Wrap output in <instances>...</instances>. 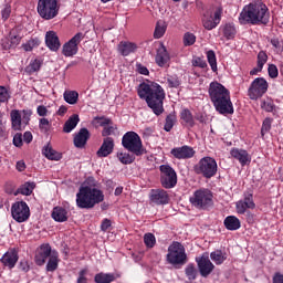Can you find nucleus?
Here are the masks:
<instances>
[{"mask_svg":"<svg viewBox=\"0 0 283 283\" xmlns=\"http://www.w3.org/2000/svg\"><path fill=\"white\" fill-rule=\"evenodd\" d=\"M210 259L217 266H220V264H224V261L227 260L226 252H222V250H216L210 253Z\"/></svg>","mask_w":283,"mask_h":283,"instance_id":"nucleus-39","label":"nucleus"},{"mask_svg":"<svg viewBox=\"0 0 283 283\" xmlns=\"http://www.w3.org/2000/svg\"><path fill=\"white\" fill-rule=\"evenodd\" d=\"M168 87H180V78H178V75H169L167 77Z\"/></svg>","mask_w":283,"mask_h":283,"instance_id":"nucleus-54","label":"nucleus"},{"mask_svg":"<svg viewBox=\"0 0 283 283\" xmlns=\"http://www.w3.org/2000/svg\"><path fill=\"white\" fill-rule=\"evenodd\" d=\"M65 103L69 105H76L78 103V92L76 91H65L63 94Z\"/></svg>","mask_w":283,"mask_h":283,"instance_id":"nucleus-41","label":"nucleus"},{"mask_svg":"<svg viewBox=\"0 0 283 283\" xmlns=\"http://www.w3.org/2000/svg\"><path fill=\"white\" fill-rule=\"evenodd\" d=\"M261 108L264 109V112L271 113L275 111V103L272 98H266L261 102Z\"/></svg>","mask_w":283,"mask_h":283,"instance_id":"nucleus-50","label":"nucleus"},{"mask_svg":"<svg viewBox=\"0 0 283 283\" xmlns=\"http://www.w3.org/2000/svg\"><path fill=\"white\" fill-rule=\"evenodd\" d=\"M41 45V40L39 38H31L27 43L22 44V49L24 52H32L34 48H39Z\"/></svg>","mask_w":283,"mask_h":283,"instance_id":"nucleus-43","label":"nucleus"},{"mask_svg":"<svg viewBox=\"0 0 283 283\" xmlns=\"http://www.w3.org/2000/svg\"><path fill=\"white\" fill-rule=\"evenodd\" d=\"M273 125V118L271 117H266L261 126V138H264V136L266 134H269V132H271V127Z\"/></svg>","mask_w":283,"mask_h":283,"instance_id":"nucleus-47","label":"nucleus"},{"mask_svg":"<svg viewBox=\"0 0 283 283\" xmlns=\"http://www.w3.org/2000/svg\"><path fill=\"white\" fill-rule=\"evenodd\" d=\"M3 21H8L10 19V14H12V6L6 3L4 8L1 10Z\"/></svg>","mask_w":283,"mask_h":283,"instance_id":"nucleus-57","label":"nucleus"},{"mask_svg":"<svg viewBox=\"0 0 283 283\" xmlns=\"http://www.w3.org/2000/svg\"><path fill=\"white\" fill-rule=\"evenodd\" d=\"M13 145L14 147H23V134L17 133L13 136Z\"/></svg>","mask_w":283,"mask_h":283,"instance_id":"nucleus-59","label":"nucleus"},{"mask_svg":"<svg viewBox=\"0 0 283 283\" xmlns=\"http://www.w3.org/2000/svg\"><path fill=\"white\" fill-rule=\"evenodd\" d=\"M165 32H167V27L165 24H161L160 22H157L154 32L155 39H163V36H165Z\"/></svg>","mask_w":283,"mask_h":283,"instance_id":"nucleus-51","label":"nucleus"},{"mask_svg":"<svg viewBox=\"0 0 283 283\" xmlns=\"http://www.w3.org/2000/svg\"><path fill=\"white\" fill-rule=\"evenodd\" d=\"M40 255H44V258H51L52 256V247L50 245V243H43L42 245H40V250L39 252Z\"/></svg>","mask_w":283,"mask_h":283,"instance_id":"nucleus-52","label":"nucleus"},{"mask_svg":"<svg viewBox=\"0 0 283 283\" xmlns=\"http://www.w3.org/2000/svg\"><path fill=\"white\" fill-rule=\"evenodd\" d=\"M41 65H43V62L41 60H31L29 65L25 66L24 71L27 72V74H34L35 72H39L41 70Z\"/></svg>","mask_w":283,"mask_h":283,"instance_id":"nucleus-40","label":"nucleus"},{"mask_svg":"<svg viewBox=\"0 0 283 283\" xmlns=\"http://www.w3.org/2000/svg\"><path fill=\"white\" fill-rule=\"evenodd\" d=\"M114 138L112 137H104L103 143L98 150L96 151L97 158H107L111 154H114Z\"/></svg>","mask_w":283,"mask_h":283,"instance_id":"nucleus-20","label":"nucleus"},{"mask_svg":"<svg viewBox=\"0 0 283 283\" xmlns=\"http://www.w3.org/2000/svg\"><path fill=\"white\" fill-rule=\"evenodd\" d=\"M170 154L174 158H177V160H189V158H193V156H196V150H193L192 147L185 145L172 148Z\"/></svg>","mask_w":283,"mask_h":283,"instance_id":"nucleus-19","label":"nucleus"},{"mask_svg":"<svg viewBox=\"0 0 283 283\" xmlns=\"http://www.w3.org/2000/svg\"><path fill=\"white\" fill-rule=\"evenodd\" d=\"M48 262V258L44 256L43 254H40L39 252L35 254V264L38 266H43Z\"/></svg>","mask_w":283,"mask_h":283,"instance_id":"nucleus-63","label":"nucleus"},{"mask_svg":"<svg viewBox=\"0 0 283 283\" xmlns=\"http://www.w3.org/2000/svg\"><path fill=\"white\" fill-rule=\"evenodd\" d=\"M176 123H178V118L176 117V115L174 113L168 114L165 119L164 130L171 132Z\"/></svg>","mask_w":283,"mask_h":283,"instance_id":"nucleus-42","label":"nucleus"},{"mask_svg":"<svg viewBox=\"0 0 283 283\" xmlns=\"http://www.w3.org/2000/svg\"><path fill=\"white\" fill-rule=\"evenodd\" d=\"M81 123V118L77 114H73L69 119L64 123L63 132L64 134H70L73 129H76V125Z\"/></svg>","mask_w":283,"mask_h":283,"instance_id":"nucleus-32","label":"nucleus"},{"mask_svg":"<svg viewBox=\"0 0 283 283\" xmlns=\"http://www.w3.org/2000/svg\"><path fill=\"white\" fill-rule=\"evenodd\" d=\"M36 10L41 19H44V21H52V19L59 17L61 6H59V0H38Z\"/></svg>","mask_w":283,"mask_h":283,"instance_id":"nucleus-7","label":"nucleus"},{"mask_svg":"<svg viewBox=\"0 0 283 283\" xmlns=\"http://www.w3.org/2000/svg\"><path fill=\"white\" fill-rule=\"evenodd\" d=\"M1 46L4 49V50H12V48H14L12 45V42L10 40V38H4L1 40Z\"/></svg>","mask_w":283,"mask_h":283,"instance_id":"nucleus-64","label":"nucleus"},{"mask_svg":"<svg viewBox=\"0 0 283 283\" xmlns=\"http://www.w3.org/2000/svg\"><path fill=\"white\" fill-rule=\"evenodd\" d=\"M222 7H218L214 11L213 17L203 15L202 25L205 30H216L218 25H220V21H222Z\"/></svg>","mask_w":283,"mask_h":283,"instance_id":"nucleus-18","label":"nucleus"},{"mask_svg":"<svg viewBox=\"0 0 283 283\" xmlns=\"http://www.w3.org/2000/svg\"><path fill=\"white\" fill-rule=\"evenodd\" d=\"M136 70L138 74H143L144 76H149V69H147V66L143 65L142 63L136 64Z\"/></svg>","mask_w":283,"mask_h":283,"instance_id":"nucleus-62","label":"nucleus"},{"mask_svg":"<svg viewBox=\"0 0 283 283\" xmlns=\"http://www.w3.org/2000/svg\"><path fill=\"white\" fill-rule=\"evenodd\" d=\"M59 252L53 251L51 256L49 258V261L46 263V271L49 273H54V271H56V269H59Z\"/></svg>","mask_w":283,"mask_h":283,"instance_id":"nucleus-35","label":"nucleus"},{"mask_svg":"<svg viewBox=\"0 0 283 283\" xmlns=\"http://www.w3.org/2000/svg\"><path fill=\"white\" fill-rule=\"evenodd\" d=\"M122 146L124 149L133 154V156H144L146 154L143 147V139L136 132H127L122 137Z\"/></svg>","mask_w":283,"mask_h":283,"instance_id":"nucleus-5","label":"nucleus"},{"mask_svg":"<svg viewBox=\"0 0 283 283\" xmlns=\"http://www.w3.org/2000/svg\"><path fill=\"white\" fill-rule=\"evenodd\" d=\"M196 43V35L191 32H187L184 34V45L185 48H189Z\"/></svg>","mask_w":283,"mask_h":283,"instance_id":"nucleus-53","label":"nucleus"},{"mask_svg":"<svg viewBox=\"0 0 283 283\" xmlns=\"http://www.w3.org/2000/svg\"><path fill=\"white\" fill-rule=\"evenodd\" d=\"M45 44L51 52H59L61 49V40H59V35H56V32L49 31L45 34Z\"/></svg>","mask_w":283,"mask_h":283,"instance_id":"nucleus-25","label":"nucleus"},{"mask_svg":"<svg viewBox=\"0 0 283 283\" xmlns=\"http://www.w3.org/2000/svg\"><path fill=\"white\" fill-rule=\"evenodd\" d=\"M137 48L136 43L120 42L118 44V52L122 56H129L132 53L136 52Z\"/></svg>","mask_w":283,"mask_h":283,"instance_id":"nucleus-30","label":"nucleus"},{"mask_svg":"<svg viewBox=\"0 0 283 283\" xmlns=\"http://www.w3.org/2000/svg\"><path fill=\"white\" fill-rule=\"evenodd\" d=\"M223 36L227 39V41H231L235 39V35L238 34V29L235 28V24L233 22H228L222 28Z\"/></svg>","mask_w":283,"mask_h":283,"instance_id":"nucleus-33","label":"nucleus"},{"mask_svg":"<svg viewBox=\"0 0 283 283\" xmlns=\"http://www.w3.org/2000/svg\"><path fill=\"white\" fill-rule=\"evenodd\" d=\"M237 212L240 216L247 213V209H255V201H253V191H245L243 193V200H239L235 205Z\"/></svg>","mask_w":283,"mask_h":283,"instance_id":"nucleus-17","label":"nucleus"},{"mask_svg":"<svg viewBox=\"0 0 283 283\" xmlns=\"http://www.w3.org/2000/svg\"><path fill=\"white\" fill-rule=\"evenodd\" d=\"M94 120H96L99 127H103L102 129L103 138H109V136H116V132H118V125L114 124L112 118H108L105 116H96L94 117Z\"/></svg>","mask_w":283,"mask_h":283,"instance_id":"nucleus-15","label":"nucleus"},{"mask_svg":"<svg viewBox=\"0 0 283 283\" xmlns=\"http://www.w3.org/2000/svg\"><path fill=\"white\" fill-rule=\"evenodd\" d=\"M180 118L182 122H185L186 127L196 126V120H193V114H191V111H189V108H185L181 111Z\"/></svg>","mask_w":283,"mask_h":283,"instance_id":"nucleus-36","label":"nucleus"},{"mask_svg":"<svg viewBox=\"0 0 283 283\" xmlns=\"http://www.w3.org/2000/svg\"><path fill=\"white\" fill-rule=\"evenodd\" d=\"M144 243L147 249H154L156 247V235L150 232L144 234Z\"/></svg>","mask_w":283,"mask_h":283,"instance_id":"nucleus-49","label":"nucleus"},{"mask_svg":"<svg viewBox=\"0 0 283 283\" xmlns=\"http://www.w3.org/2000/svg\"><path fill=\"white\" fill-rule=\"evenodd\" d=\"M193 171L198 176L211 179L218 174V161L212 157H202L198 164L193 166Z\"/></svg>","mask_w":283,"mask_h":283,"instance_id":"nucleus-8","label":"nucleus"},{"mask_svg":"<svg viewBox=\"0 0 283 283\" xmlns=\"http://www.w3.org/2000/svg\"><path fill=\"white\" fill-rule=\"evenodd\" d=\"M160 184L164 189H174L178 185V175L176 170L169 165L159 166Z\"/></svg>","mask_w":283,"mask_h":283,"instance_id":"nucleus-11","label":"nucleus"},{"mask_svg":"<svg viewBox=\"0 0 283 283\" xmlns=\"http://www.w3.org/2000/svg\"><path fill=\"white\" fill-rule=\"evenodd\" d=\"M190 203L196 209L207 211V209L213 207V193L211 190L205 188L196 190L190 197Z\"/></svg>","mask_w":283,"mask_h":283,"instance_id":"nucleus-9","label":"nucleus"},{"mask_svg":"<svg viewBox=\"0 0 283 283\" xmlns=\"http://www.w3.org/2000/svg\"><path fill=\"white\" fill-rule=\"evenodd\" d=\"M11 216L15 222H28L30 220V207L25 201H17L11 206Z\"/></svg>","mask_w":283,"mask_h":283,"instance_id":"nucleus-13","label":"nucleus"},{"mask_svg":"<svg viewBox=\"0 0 283 283\" xmlns=\"http://www.w3.org/2000/svg\"><path fill=\"white\" fill-rule=\"evenodd\" d=\"M271 22V11L264 2H251L239 14L240 25H266Z\"/></svg>","mask_w":283,"mask_h":283,"instance_id":"nucleus-2","label":"nucleus"},{"mask_svg":"<svg viewBox=\"0 0 283 283\" xmlns=\"http://www.w3.org/2000/svg\"><path fill=\"white\" fill-rule=\"evenodd\" d=\"M192 66L193 67H201V70H205V69L208 67L207 61H205L202 57L192 59Z\"/></svg>","mask_w":283,"mask_h":283,"instance_id":"nucleus-56","label":"nucleus"},{"mask_svg":"<svg viewBox=\"0 0 283 283\" xmlns=\"http://www.w3.org/2000/svg\"><path fill=\"white\" fill-rule=\"evenodd\" d=\"M117 158L122 165H132L136 160V157L129 153H117Z\"/></svg>","mask_w":283,"mask_h":283,"instance_id":"nucleus-45","label":"nucleus"},{"mask_svg":"<svg viewBox=\"0 0 283 283\" xmlns=\"http://www.w3.org/2000/svg\"><path fill=\"white\" fill-rule=\"evenodd\" d=\"M51 218H53L55 222H67V209L59 206L54 207L51 213Z\"/></svg>","mask_w":283,"mask_h":283,"instance_id":"nucleus-28","label":"nucleus"},{"mask_svg":"<svg viewBox=\"0 0 283 283\" xmlns=\"http://www.w3.org/2000/svg\"><path fill=\"white\" fill-rule=\"evenodd\" d=\"M105 200L103 190L92 186H81L76 193L77 209H94L96 205H101Z\"/></svg>","mask_w":283,"mask_h":283,"instance_id":"nucleus-4","label":"nucleus"},{"mask_svg":"<svg viewBox=\"0 0 283 283\" xmlns=\"http://www.w3.org/2000/svg\"><path fill=\"white\" fill-rule=\"evenodd\" d=\"M223 224L228 231H238V229L242 227L240 219H238L235 216H228L224 219Z\"/></svg>","mask_w":283,"mask_h":283,"instance_id":"nucleus-31","label":"nucleus"},{"mask_svg":"<svg viewBox=\"0 0 283 283\" xmlns=\"http://www.w3.org/2000/svg\"><path fill=\"white\" fill-rule=\"evenodd\" d=\"M186 276L190 282H193L196 277H198V270L196 269V264L189 263L185 269Z\"/></svg>","mask_w":283,"mask_h":283,"instance_id":"nucleus-44","label":"nucleus"},{"mask_svg":"<svg viewBox=\"0 0 283 283\" xmlns=\"http://www.w3.org/2000/svg\"><path fill=\"white\" fill-rule=\"evenodd\" d=\"M139 98L146 101L148 107L154 112L156 116H160L165 112V90L158 83L147 84L140 83L137 88Z\"/></svg>","mask_w":283,"mask_h":283,"instance_id":"nucleus-1","label":"nucleus"},{"mask_svg":"<svg viewBox=\"0 0 283 283\" xmlns=\"http://www.w3.org/2000/svg\"><path fill=\"white\" fill-rule=\"evenodd\" d=\"M91 134L87 128H81L73 138V144L77 149H84L90 140Z\"/></svg>","mask_w":283,"mask_h":283,"instance_id":"nucleus-21","label":"nucleus"},{"mask_svg":"<svg viewBox=\"0 0 283 283\" xmlns=\"http://www.w3.org/2000/svg\"><path fill=\"white\" fill-rule=\"evenodd\" d=\"M208 94L210 101L219 114L227 116V114H233V102H231V92L219 82H211L209 85Z\"/></svg>","mask_w":283,"mask_h":283,"instance_id":"nucleus-3","label":"nucleus"},{"mask_svg":"<svg viewBox=\"0 0 283 283\" xmlns=\"http://www.w3.org/2000/svg\"><path fill=\"white\" fill-rule=\"evenodd\" d=\"M166 260L168 264H172V266H182L187 264V252L185 250V245L178 241H174L168 247Z\"/></svg>","mask_w":283,"mask_h":283,"instance_id":"nucleus-6","label":"nucleus"},{"mask_svg":"<svg viewBox=\"0 0 283 283\" xmlns=\"http://www.w3.org/2000/svg\"><path fill=\"white\" fill-rule=\"evenodd\" d=\"M196 262L201 277H209V275H211L216 269V265H213L211 259H209V254H203L200 258H196Z\"/></svg>","mask_w":283,"mask_h":283,"instance_id":"nucleus-16","label":"nucleus"},{"mask_svg":"<svg viewBox=\"0 0 283 283\" xmlns=\"http://www.w3.org/2000/svg\"><path fill=\"white\" fill-rule=\"evenodd\" d=\"M207 59L212 72H218V59L213 50L207 52Z\"/></svg>","mask_w":283,"mask_h":283,"instance_id":"nucleus-46","label":"nucleus"},{"mask_svg":"<svg viewBox=\"0 0 283 283\" xmlns=\"http://www.w3.org/2000/svg\"><path fill=\"white\" fill-rule=\"evenodd\" d=\"M43 156L48 158V160H61V154H59L54 148H52V145L46 144L42 149Z\"/></svg>","mask_w":283,"mask_h":283,"instance_id":"nucleus-34","label":"nucleus"},{"mask_svg":"<svg viewBox=\"0 0 283 283\" xmlns=\"http://www.w3.org/2000/svg\"><path fill=\"white\" fill-rule=\"evenodd\" d=\"M22 39H23V33H21V29L15 28L10 31L9 40L11 41V45L13 48H17V45H19V43H21Z\"/></svg>","mask_w":283,"mask_h":283,"instance_id":"nucleus-37","label":"nucleus"},{"mask_svg":"<svg viewBox=\"0 0 283 283\" xmlns=\"http://www.w3.org/2000/svg\"><path fill=\"white\" fill-rule=\"evenodd\" d=\"M150 200L155 205H169V193L165 189H153Z\"/></svg>","mask_w":283,"mask_h":283,"instance_id":"nucleus-22","label":"nucleus"},{"mask_svg":"<svg viewBox=\"0 0 283 283\" xmlns=\"http://www.w3.org/2000/svg\"><path fill=\"white\" fill-rule=\"evenodd\" d=\"M118 277H120V275H116L114 273L99 272V273L95 274L94 282L95 283H112V282H116V280H118Z\"/></svg>","mask_w":283,"mask_h":283,"instance_id":"nucleus-29","label":"nucleus"},{"mask_svg":"<svg viewBox=\"0 0 283 283\" xmlns=\"http://www.w3.org/2000/svg\"><path fill=\"white\" fill-rule=\"evenodd\" d=\"M86 275H87V269H82L78 272L76 283H87V276Z\"/></svg>","mask_w":283,"mask_h":283,"instance_id":"nucleus-60","label":"nucleus"},{"mask_svg":"<svg viewBox=\"0 0 283 283\" xmlns=\"http://www.w3.org/2000/svg\"><path fill=\"white\" fill-rule=\"evenodd\" d=\"M170 60L171 57L169 56V52H167V48H165V45H161L157 50V54L155 57L157 65L159 67H165V65H167Z\"/></svg>","mask_w":283,"mask_h":283,"instance_id":"nucleus-27","label":"nucleus"},{"mask_svg":"<svg viewBox=\"0 0 283 283\" xmlns=\"http://www.w3.org/2000/svg\"><path fill=\"white\" fill-rule=\"evenodd\" d=\"M266 92H269V82H266L264 77H256L248 88V96L251 101H258V98H262Z\"/></svg>","mask_w":283,"mask_h":283,"instance_id":"nucleus-12","label":"nucleus"},{"mask_svg":"<svg viewBox=\"0 0 283 283\" xmlns=\"http://www.w3.org/2000/svg\"><path fill=\"white\" fill-rule=\"evenodd\" d=\"M10 101V92L6 86H0V103H8Z\"/></svg>","mask_w":283,"mask_h":283,"instance_id":"nucleus-55","label":"nucleus"},{"mask_svg":"<svg viewBox=\"0 0 283 283\" xmlns=\"http://www.w3.org/2000/svg\"><path fill=\"white\" fill-rule=\"evenodd\" d=\"M51 127L52 124L49 118L42 117L39 119V129L42 134H48Z\"/></svg>","mask_w":283,"mask_h":283,"instance_id":"nucleus-48","label":"nucleus"},{"mask_svg":"<svg viewBox=\"0 0 283 283\" xmlns=\"http://www.w3.org/2000/svg\"><path fill=\"white\" fill-rule=\"evenodd\" d=\"M36 189V184L33 181H27L18 189V193L21 196H32V192Z\"/></svg>","mask_w":283,"mask_h":283,"instance_id":"nucleus-38","label":"nucleus"},{"mask_svg":"<svg viewBox=\"0 0 283 283\" xmlns=\"http://www.w3.org/2000/svg\"><path fill=\"white\" fill-rule=\"evenodd\" d=\"M0 262L9 269H14V266H17V262H19V252L15 249H10L0 259Z\"/></svg>","mask_w":283,"mask_h":283,"instance_id":"nucleus-23","label":"nucleus"},{"mask_svg":"<svg viewBox=\"0 0 283 283\" xmlns=\"http://www.w3.org/2000/svg\"><path fill=\"white\" fill-rule=\"evenodd\" d=\"M268 74L270 78H277V76L280 75V72L277 71V66L275 64H269Z\"/></svg>","mask_w":283,"mask_h":283,"instance_id":"nucleus-58","label":"nucleus"},{"mask_svg":"<svg viewBox=\"0 0 283 283\" xmlns=\"http://www.w3.org/2000/svg\"><path fill=\"white\" fill-rule=\"evenodd\" d=\"M266 61H269V55L265 51H260L256 56V67L250 71V76H256L259 72H262L264 65H266Z\"/></svg>","mask_w":283,"mask_h":283,"instance_id":"nucleus-26","label":"nucleus"},{"mask_svg":"<svg viewBox=\"0 0 283 283\" xmlns=\"http://www.w3.org/2000/svg\"><path fill=\"white\" fill-rule=\"evenodd\" d=\"M11 127L14 132H23V127L30 125L32 109H12L10 112Z\"/></svg>","mask_w":283,"mask_h":283,"instance_id":"nucleus-10","label":"nucleus"},{"mask_svg":"<svg viewBox=\"0 0 283 283\" xmlns=\"http://www.w3.org/2000/svg\"><path fill=\"white\" fill-rule=\"evenodd\" d=\"M36 114H38V116L45 118V116H48V114H50V111H48V107H45V105H39L36 107Z\"/></svg>","mask_w":283,"mask_h":283,"instance_id":"nucleus-61","label":"nucleus"},{"mask_svg":"<svg viewBox=\"0 0 283 283\" xmlns=\"http://www.w3.org/2000/svg\"><path fill=\"white\" fill-rule=\"evenodd\" d=\"M84 39L85 34H83L82 32L76 33L71 40L64 43L62 48V54L66 57L78 54V45Z\"/></svg>","mask_w":283,"mask_h":283,"instance_id":"nucleus-14","label":"nucleus"},{"mask_svg":"<svg viewBox=\"0 0 283 283\" xmlns=\"http://www.w3.org/2000/svg\"><path fill=\"white\" fill-rule=\"evenodd\" d=\"M230 155L232 156V158L238 160L242 167L251 163V155H249V151H247L245 149L232 148L230 150Z\"/></svg>","mask_w":283,"mask_h":283,"instance_id":"nucleus-24","label":"nucleus"}]
</instances>
